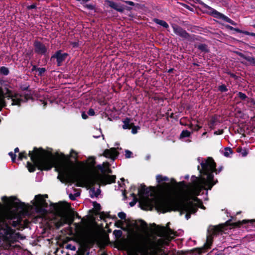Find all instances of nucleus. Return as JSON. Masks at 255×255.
I'll use <instances>...</instances> for the list:
<instances>
[{"instance_id":"f257e3e1","label":"nucleus","mask_w":255,"mask_h":255,"mask_svg":"<svg viewBox=\"0 0 255 255\" xmlns=\"http://www.w3.org/2000/svg\"><path fill=\"white\" fill-rule=\"evenodd\" d=\"M170 187V184L166 182L159 186L160 194L151 200L155 209L163 214L171 211H178L181 214L186 212L185 218L188 220L191 214L197 211L198 207L189 199L181 200L176 195L169 192Z\"/></svg>"},{"instance_id":"f03ea898","label":"nucleus","mask_w":255,"mask_h":255,"mask_svg":"<svg viewBox=\"0 0 255 255\" xmlns=\"http://www.w3.org/2000/svg\"><path fill=\"white\" fill-rule=\"evenodd\" d=\"M57 178L63 183H76V186H82L84 182L91 186L106 185L115 183L116 175L110 174H86L82 172H73L67 166L62 167Z\"/></svg>"},{"instance_id":"7ed1b4c3","label":"nucleus","mask_w":255,"mask_h":255,"mask_svg":"<svg viewBox=\"0 0 255 255\" xmlns=\"http://www.w3.org/2000/svg\"><path fill=\"white\" fill-rule=\"evenodd\" d=\"M198 165L197 169L201 173V176L197 178L199 182L193 184V190L196 195H200L202 190H211L213 187L218 182L217 179H214L213 173L219 174L223 169L222 166L216 168V163L211 157H207Z\"/></svg>"},{"instance_id":"20e7f679","label":"nucleus","mask_w":255,"mask_h":255,"mask_svg":"<svg viewBox=\"0 0 255 255\" xmlns=\"http://www.w3.org/2000/svg\"><path fill=\"white\" fill-rule=\"evenodd\" d=\"M175 232L168 227L165 234L157 242L145 237H138L134 240L130 247L128 255H150L158 247L167 246L173 239L170 236L175 235Z\"/></svg>"},{"instance_id":"39448f33","label":"nucleus","mask_w":255,"mask_h":255,"mask_svg":"<svg viewBox=\"0 0 255 255\" xmlns=\"http://www.w3.org/2000/svg\"><path fill=\"white\" fill-rule=\"evenodd\" d=\"M28 155L33 163L27 162L26 167L30 172L35 171L36 168L41 171L49 170L54 165V157L51 151H47L42 147H34L32 151H29Z\"/></svg>"},{"instance_id":"423d86ee","label":"nucleus","mask_w":255,"mask_h":255,"mask_svg":"<svg viewBox=\"0 0 255 255\" xmlns=\"http://www.w3.org/2000/svg\"><path fill=\"white\" fill-rule=\"evenodd\" d=\"M50 206L55 211V214L60 218L54 222L56 229H58L66 224L68 217L67 215L63 214L64 206L62 202H59L58 203H51Z\"/></svg>"},{"instance_id":"0eeeda50","label":"nucleus","mask_w":255,"mask_h":255,"mask_svg":"<svg viewBox=\"0 0 255 255\" xmlns=\"http://www.w3.org/2000/svg\"><path fill=\"white\" fill-rule=\"evenodd\" d=\"M0 96L4 97V99L5 98L7 100L11 99L12 101L11 105L12 106H20L21 105V103H22L23 99H21V97L22 95L18 93L14 92L11 90L7 89L6 90V93L5 94H2L0 92ZM5 101V100L4 99Z\"/></svg>"},{"instance_id":"6e6552de","label":"nucleus","mask_w":255,"mask_h":255,"mask_svg":"<svg viewBox=\"0 0 255 255\" xmlns=\"http://www.w3.org/2000/svg\"><path fill=\"white\" fill-rule=\"evenodd\" d=\"M2 200L10 207L15 208L16 209H24L25 208V204L22 202L15 196H11L7 198L3 196L1 198Z\"/></svg>"},{"instance_id":"1a4fd4ad","label":"nucleus","mask_w":255,"mask_h":255,"mask_svg":"<svg viewBox=\"0 0 255 255\" xmlns=\"http://www.w3.org/2000/svg\"><path fill=\"white\" fill-rule=\"evenodd\" d=\"M82 242L85 248L90 249L92 248L96 242V237L94 233L92 231L87 233L84 236Z\"/></svg>"},{"instance_id":"9d476101","label":"nucleus","mask_w":255,"mask_h":255,"mask_svg":"<svg viewBox=\"0 0 255 255\" xmlns=\"http://www.w3.org/2000/svg\"><path fill=\"white\" fill-rule=\"evenodd\" d=\"M33 47L34 52L38 55L46 56L48 53V48L40 41L35 40Z\"/></svg>"},{"instance_id":"9b49d317","label":"nucleus","mask_w":255,"mask_h":255,"mask_svg":"<svg viewBox=\"0 0 255 255\" xmlns=\"http://www.w3.org/2000/svg\"><path fill=\"white\" fill-rule=\"evenodd\" d=\"M13 233V230L6 223V220L0 216V234L4 236L11 235Z\"/></svg>"},{"instance_id":"f8f14e48","label":"nucleus","mask_w":255,"mask_h":255,"mask_svg":"<svg viewBox=\"0 0 255 255\" xmlns=\"http://www.w3.org/2000/svg\"><path fill=\"white\" fill-rule=\"evenodd\" d=\"M35 198L38 204V206L36 207L37 212L44 214H47V211L45 208L48 207V205L46 201L41 195H36Z\"/></svg>"},{"instance_id":"ddd939ff","label":"nucleus","mask_w":255,"mask_h":255,"mask_svg":"<svg viewBox=\"0 0 255 255\" xmlns=\"http://www.w3.org/2000/svg\"><path fill=\"white\" fill-rule=\"evenodd\" d=\"M174 33L180 37L188 40H191V35L181 26L174 24L172 25Z\"/></svg>"},{"instance_id":"4468645a","label":"nucleus","mask_w":255,"mask_h":255,"mask_svg":"<svg viewBox=\"0 0 255 255\" xmlns=\"http://www.w3.org/2000/svg\"><path fill=\"white\" fill-rule=\"evenodd\" d=\"M68 56V53H62V50H59L56 51L55 53L51 56L50 60H52L53 59H56L57 66H61Z\"/></svg>"},{"instance_id":"2eb2a0df","label":"nucleus","mask_w":255,"mask_h":255,"mask_svg":"<svg viewBox=\"0 0 255 255\" xmlns=\"http://www.w3.org/2000/svg\"><path fill=\"white\" fill-rule=\"evenodd\" d=\"M107 3L109 6L114 9L118 12L123 13L124 11V9H126L128 11H130L131 10L132 8L129 6H124L120 4H118L114 1L112 0H107Z\"/></svg>"},{"instance_id":"dca6fc26","label":"nucleus","mask_w":255,"mask_h":255,"mask_svg":"<svg viewBox=\"0 0 255 255\" xmlns=\"http://www.w3.org/2000/svg\"><path fill=\"white\" fill-rule=\"evenodd\" d=\"M119 155V152L115 147L105 149L103 153V155L106 158H110L115 160Z\"/></svg>"},{"instance_id":"f3484780","label":"nucleus","mask_w":255,"mask_h":255,"mask_svg":"<svg viewBox=\"0 0 255 255\" xmlns=\"http://www.w3.org/2000/svg\"><path fill=\"white\" fill-rule=\"evenodd\" d=\"M213 243V237L212 235H208L207 236L206 242L205 244L204 247L202 248H196L194 250L197 251V253L201 254L204 252V250H207L211 248V246Z\"/></svg>"},{"instance_id":"a211bd4d","label":"nucleus","mask_w":255,"mask_h":255,"mask_svg":"<svg viewBox=\"0 0 255 255\" xmlns=\"http://www.w3.org/2000/svg\"><path fill=\"white\" fill-rule=\"evenodd\" d=\"M154 190V187L150 186L147 187L144 184H141L140 188L138 189V194L139 196H145L148 197L150 192L153 191ZM147 200H149V199L147 198Z\"/></svg>"},{"instance_id":"6ab92c4d","label":"nucleus","mask_w":255,"mask_h":255,"mask_svg":"<svg viewBox=\"0 0 255 255\" xmlns=\"http://www.w3.org/2000/svg\"><path fill=\"white\" fill-rule=\"evenodd\" d=\"M198 3L201 4L202 7L207 9L206 12L209 14L212 15L214 17L217 18L220 13V12L218 11L216 9L213 8L212 7L209 6L204 2H203L201 0H199L197 2Z\"/></svg>"},{"instance_id":"aec40b11","label":"nucleus","mask_w":255,"mask_h":255,"mask_svg":"<svg viewBox=\"0 0 255 255\" xmlns=\"http://www.w3.org/2000/svg\"><path fill=\"white\" fill-rule=\"evenodd\" d=\"M201 176V173H200V176H199V177H196L195 175H193V176H192V178H195V180H194V181H193V182H192V184H191V187H190V193H191V194L192 195H193V196H194V198H193V200H194V201L199 202V203H200V204L201 205V206H200V207L201 208L205 209V207L203 206V203H202V201H201L199 198H198L197 197V196H199V195H196V194L194 193L193 190V184H194V182H200V181H199L198 180H197V178H199V177H200Z\"/></svg>"},{"instance_id":"412c9836","label":"nucleus","mask_w":255,"mask_h":255,"mask_svg":"<svg viewBox=\"0 0 255 255\" xmlns=\"http://www.w3.org/2000/svg\"><path fill=\"white\" fill-rule=\"evenodd\" d=\"M132 119L130 118H126L123 120V125L122 128L124 129H130L133 126Z\"/></svg>"},{"instance_id":"4be33fe9","label":"nucleus","mask_w":255,"mask_h":255,"mask_svg":"<svg viewBox=\"0 0 255 255\" xmlns=\"http://www.w3.org/2000/svg\"><path fill=\"white\" fill-rule=\"evenodd\" d=\"M247 223H250L252 225H255V219L253 220H243L242 221L233 223L232 226L236 228L240 227L242 225Z\"/></svg>"},{"instance_id":"5701e85b","label":"nucleus","mask_w":255,"mask_h":255,"mask_svg":"<svg viewBox=\"0 0 255 255\" xmlns=\"http://www.w3.org/2000/svg\"><path fill=\"white\" fill-rule=\"evenodd\" d=\"M154 226L157 227V231L158 232V236L159 237H162L165 234L166 231L167 230L168 227H169L170 222H168L165 227L161 226H156L155 223L153 224Z\"/></svg>"},{"instance_id":"b1692460","label":"nucleus","mask_w":255,"mask_h":255,"mask_svg":"<svg viewBox=\"0 0 255 255\" xmlns=\"http://www.w3.org/2000/svg\"><path fill=\"white\" fill-rule=\"evenodd\" d=\"M236 54L240 57L246 60L249 62L252 65L255 66V58L250 56H247L244 54L243 53L237 51L236 52Z\"/></svg>"},{"instance_id":"393cba45","label":"nucleus","mask_w":255,"mask_h":255,"mask_svg":"<svg viewBox=\"0 0 255 255\" xmlns=\"http://www.w3.org/2000/svg\"><path fill=\"white\" fill-rule=\"evenodd\" d=\"M195 47L204 54L208 53L210 52L208 45L205 43H199V44L195 45Z\"/></svg>"},{"instance_id":"a878e982","label":"nucleus","mask_w":255,"mask_h":255,"mask_svg":"<svg viewBox=\"0 0 255 255\" xmlns=\"http://www.w3.org/2000/svg\"><path fill=\"white\" fill-rule=\"evenodd\" d=\"M85 184L88 185L90 186H91V188L90 189V192H91L92 193V194H90V197L91 198H94V197H95V196L97 197L100 194L101 191L100 188L98 189L97 190V191H95V188L94 187V186H91V185H89L88 183H86V182H84L82 184V187H83L84 186V184Z\"/></svg>"},{"instance_id":"bb28decb","label":"nucleus","mask_w":255,"mask_h":255,"mask_svg":"<svg viewBox=\"0 0 255 255\" xmlns=\"http://www.w3.org/2000/svg\"><path fill=\"white\" fill-rule=\"evenodd\" d=\"M13 218L16 219V221H11V222H10V224H11V225L13 227H16L17 226L21 225L22 220L21 216L19 215H15V217H13Z\"/></svg>"},{"instance_id":"cd10ccee","label":"nucleus","mask_w":255,"mask_h":255,"mask_svg":"<svg viewBox=\"0 0 255 255\" xmlns=\"http://www.w3.org/2000/svg\"><path fill=\"white\" fill-rule=\"evenodd\" d=\"M152 21L155 23L159 24L164 28L167 29L169 28L168 24L164 20H161L156 18H154L153 19Z\"/></svg>"},{"instance_id":"c85d7f7f","label":"nucleus","mask_w":255,"mask_h":255,"mask_svg":"<svg viewBox=\"0 0 255 255\" xmlns=\"http://www.w3.org/2000/svg\"><path fill=\"white\" fill-rule=\"evenodd\" d=\"M77 1H81V3L83 4V6L85 8H86L90 10H94L95 8V5L93 4H85L87 2L90 1V0H76Z\"/></svg>"},{"instance_id":"c756f323","label":"nucleus","mask_w":255,"mask_h":255,"mask_svg":"<svg viewBox=\"0 0 255 255\" xmlns=\"http://www.w3.org/2000/svg\"><path fill=\"white\" fill-rule=\"evenodd\" d=\"M212 235H215L223 232V227L221 225L213 226L211 229Z\"/></svg>"},{"instance_id":"7c9ffc66","label":"nucleus","mask_w":255,"mask_h":255,"mask_svg":"<svg viewBox=\"0 0 255 255\" xmlns=\"http://www.w3.org/2000/svg\"><path fill=\"white\" fill-rule=\"evenodd\" d=\"M99 214H100V217L102 220H105L106 218L117 219V218L115 215L112 217L110 215L109 213H106L104 211L99 213Z\"/></svg>"},{"instance_id":"2f4dec72","label":"nucleus","mask_w":255,"mask_h":255,"mask_svg":"<svg viewBox=\"0 0 255 255\" xmlns=\"http://www.w3.org/2000/svg\"><path fill=\"white\" fill-rule=\"evenodd\" d=\"M218 120V117L216 115H214L211 118V119L209 121V126L211 129L214 128L216 123Z\"/></svg>"},{"instance_id":"473e14b6","label":"nucleus","mask_w":255,"mask_h":255,"mask_svg":"<svg viewBox=\"0 0 255 255\" xmlns=\"http://www.w3.org/2000/svg\"><path fill=\"white\" fill-rule=\"evenodd\" d=\"M156 181L158 183H161V182L164 181H168L169 179L167 176H163L161 175H157L156 176Z\"/></svg>"},{"instance_id":"72a5a7b5","label":"nucleus","mask_w":255,"mask_h":255,"mask_svg":"<svg viewBox=\"0 0 255 255\" xmlns=\"http://www.w3.org/2000/svg\"><path fill=\"white\" fill-rule=\"evenodd\" d=\"M88 165L90 168H93L95 167L96 164V160L95 158L94 157H90L88 158Z\"/></svg>"},{"instance_id":"f704fd0d","label":"nucleus","mask_w":255,"mask_h":255,"mask_svg":"<svg viewBox=\"0 0 255 255\" xmlns=\"http://www.w3.org/2000/svg\"><path fill=\"white\" fill-rule=\"evenodd\" d=\"M0 92L2 94V90L1 88H0ZM6 105V102L4 100V97L0 96V111Z\"/></svg>"},{"instance_id":"c9c22d12","label":"nucleus","mask_w":255,"mask_h":255,"mask_svg":"<svg viewBox=\"0 0 255 255\" xmlns=\"http://www.w3.org/2000/svg\"><path fill=\"white\" fill-rule=\"evenodd\" d=\"M225 151L223 153L224 155L226 157H229L231 154L233 153V151L231 147H227L225 148Z\"/></svg>"},{"instance_id":"e433bc0d","label":"nucleus","mask_w":255,"mask_h":255,"mask_svg":"<svg viewBox=\"0 0 255 255\" xmlns=\"http://www.w3.org/2000/svg\"><path fill=\"white\" fill-rule=\"evenodd\" d=\"M93 205L94 207L95 211L97 212L96 213H95V215L99 214V212L101 209V205L99 203H97L96 201H95L93 203Z\"/></svg>"},{"instance_id":"4c0bfd02","label":"nucleus","mask_w":255,"mask_h":255,"mask_svg":"<svg viewBox=\"0 0 255 255\" xmlns=\"http://www.w3.org/2000/svg\"><path fill=\"white\" fill-rule=\"evenodd\" d=\"M9 73V71L7 67L4 66H2L0 67V73L1 74H2L4 76H7V75H8Z\"/></svg>"},{"instance_id":"58836bf2","label":"nucleus","mask_w":255,"mask_h":255,"mask_svg":"<svg viewBox=\"0 0 255 255\" xmlns=\"http://www.w3.org/2000/svg\"><path fill=\"white\" fill-rule=\"evenodd\" d=\"M27 154L26 151H23L20 152L18 154V160H22L23 159H27Z\"/></svg>"},{"instance_id":"ea45409f","label":"nucleus","mask_w":255,"mask_h":255,"mask_svg":"<svg viewBox=\"0 0 255 255\" xmlns=\"http://www.w3.org/2000/svg\"><path fill=\"white\" fill-rule=\"evenodd\" d=\"M19 88L20 90L22 91H26L27 92L31 91L30 89L29 85L28 84H21L20 85Z\"/></svg>"},{"instance_id":"a19ab883","label":"nucleus","mask_w":255,"mask_h":255,"mask_svg":"<svg viewBox=\"0 0 255 255\" xmlns=\"http://www.w3.org/2000/svg\"><path fill=\"white\" fill-rule=\"evenodd\" d=\"M21 95H22V97H21V98L22 99V98L23 97H24V100L23 99V101L22 102H25L28 101V100L32 99L31 91L28 92V93H27L24 94L23 95H22V94H21Z\"/></svg>"},{"instance_id":"79ce46f5","label":"nucleus","mask_w":255,"mask_h":255,"mask_svg":"<svg viewBox=\"0 0 255 255\" xmlns=\"http://www.w3.org/2000/svg\"><path fill=\"white\" fill-rule=\"evenodd\" d=\"M237 95H238V97L241 100H243V101H247L248 99H249V98H248L245 93H243L241 92H238V93L237 94Z\"/></svg>"},{"instance_id":"37998d69","label":"nucleus","mask_w":255,"mask_h":255,"mask_svg":"<svg viewBox=\"0 0 255 255\" xmlns=\"http://www.w3.org/2000/svg\"><path fill=\"white\" fill-rule=\"evenodd\" d=\"M191 133L187 130H183L180 134V138H184L189 137L190 136Z\"/></svg>"},{"instance_id":"c03bdc74","label":"nucleus","mask_w":255,"mask_h":255,"mask_svg":"<svg viewBox=\"0 0 255 255\" xmlns=\"http://www.w3.org/2000/svg\"><path fill=\"white\" fill-rule=\"evenodd\" d=\"M113 234L116 239H120L122 236L123 232L121 230H115L114 231Z\"/></svg>"},{"instance_id":"a18cd8bd","label":"nucleus","mask_w":255,"mask_h":255,"mask_svg":"<svg viewBox=\"0 0 255 255\" xmlns=\"http://www.w3.org/2000/svg\"><path fill=\"white\" fill-rule=\"evenodd\" d=\"M218 19H222L223 20H224V21H226V22H229V21L230 20V18H229L228 16L225 15L224 14L220 13L218 17L217 18Z\"/></svg>"},{"instance_id":"49530a36","label":"nucleus","mask_w":255,"mask_h":255,"mask_svg":"<svg viewBox=\"0 0 255 255\" xmlns=\"http://www.w3.org/2000/svg\"><path fill=\"white\" fill-rule=\"evenodd\" d=\"M218 90L221 92H226L228 91V89L225 84H222L218 87Z\"/></svg>"},{"instance_id":"de8ad7c7","label":"nucleus","mask_w":255,"mask_h":255,"mask_svg":"<svg viewBox=\"0 0 255 255\" xmlns=\"http://www.w3.org/2000/svg\"><path fill=\"white\" fill-rule=\"evenodd\" d=\"M67 216L68 217V219H67V222L66 223V224H67L69 225H71L74 221V217L71 214L69 216L67 215Z\"/></svg>"},{"instance_id":"09e8293b","label":"nucleus","mask_w":255,"mask_h":255,"mask_svg":"<svg viewBox=\"0 0 255 255\" xmlns=\"http://www.w3.org/2000/svg\"><path fill=\"white\" fill-rule=\"evenodd\" d=\"M247 103H251V105L250 107L255 109V100L254 99L249 98V99H248Z\"/></svg>"},{"instance_id":"8fccbe9b","label":"nucleus","mask_w":255,"mask_h":255,"mask_svg":"<svg viewBox=\"0 0 255 255\" xmlns=\"http://www.w3.org/2000/svg\"><path fill=\"white\" fill-rule=\"evenodd\" d=\"M140 222V226L142 229H146L147 228V223L143 220H139Z\"/></svg>"},{"instance_id":"3c124183","label":"nucleus","mask_w":255,"mask_h":255,"mask_svg":"<svg viewBox=\"0 0 255 255\" xmlns=\"http://www.w3.org/2000/svg\"><path fill=\"white\" fill-rule=\"evenodd\" d=\"M131 133L132 134H136L137 132V130L140 129V127L138 126H136L133 124V126L132 127Z\"/></svg>"},{"instance_id":"603ef678","label":"nucleus","mask_w":255,"mask_h":255,"mask_svg":"<svg viewBox=\"0 0 255 255\" xmlns=\"http://www.w3.org/2000/svg\"><path fill=\"white\" fill-rule=\"evenodd\" d=\"M107 167L105 168V171L103 173H107V174H111L113 172L112 170L109 167L110 164L108 162H107Z\"/></svg>"},{"instance_id":"864d4df0","label":"nucleus","mask_w":255,"mask_h":255,"mask_svg":"<svg viewBox=\"0 0 255 255\" xmlns=\"http://www.w3.org/2000/svg\"><path fill=\"white\" fill-rule=\"evenodd\" d=\"M80 195V193L77 192L75 193L74 194H72V193L69 194V198L72 200L74 201L76 200V198Z\"/></svg>"},{"instance_id":"5fc2aeb1","label":"nucleus","mask_w":255,"mask_h":255,"mask_svg":"<svg viewBox=\"0 0 255 255\" xmlns=\"http://www.w3.org/2000/svg\"><path fill=\"white\" fill-rule=\"evenodd\" d=\"M37 71H38V75L42 76L43 73L46 72V69L45 68H38Z\"/></svg>"},{"instance_id":"6e6d98bb","label":"nucleus","mask_w":255,"mask_h":255,"mask_svg":"<svg viewBox=\"0 0 255 255\" xmlns=\"http://www.w3.org/2000/svg\"><path fill=\"white\" fill-rule=\"evenodd\" d=\"M8 155L10 156L11 158V160L12 162H15L16 160V155L15 153H13L12 152H10L8 153Z\"/></svg>"},{"instance_id":"4d7b16f0","label":"nucleus","mask_w":255,"mask_h":255,"mask_svg":"<svg viewBox=\"0 0 255 255\" xmlns=\"http://www.w3.org/2000/svg\"><path fill=\"white\" fill-rule=\"evenodd\" d=\"M132 152L128 150H126L125 151V157L126 158H129L131 157Z\"/></svg>"},{"instance_id":"13d9d810","label":"nucleus","mask_w":255,"mask_h":255,"mask_svg":"<svg viewBox=\"0 0 255 255\" xmlns=\"http://www.w3.org/2000/svg\"><path fill=\"white\" fill-rule=\"evenodd\" d=\"M118 217L122 220H125L126 218V214L124 212H119L118 214Z\"/></svg>"},{"instance_id":"bf43d9fd","label":"nucleus","mask_w":255,"mask_h":255,"mask_svg":"<svg viewBox=\"0 0 255 255\" xmlns=\"http://www.w3.org/2000/svg\"><path fill=\"white\" fill-rule=\"evenodd\" d=\"M70 153V156L71 157H73L75 159H77V153L75 151H74L73 149H71Z\"/></svg>"},{"instance_id":"052dcab7","label":"nucleus","mask_w":255,"mask_h":255,"mask_svg":"<svg viewBox=\"0 0 255 255\" xmlns=\"http://www.w3.org/2000/svg\"><path fill=\"white\" fill-rule=\"evenodd\" d=\"M143 205L145 206H146L147 207H150V210H152V208L153 207V205L150 204L148 201H145L143 202Z\"/></svg>"},{"instance_id":"680f3d73","label":"nucleus","mask_w":255,"mask_h":255,"mask_svg":"<svg viewBox=\"0 0 255 255\" xmlns=\"http://www.w3.org/2000/svg\"><path fill=\"white\" fill-rule=\"evenodd\" d=\"M138 201V198L133 199L132 201L129 203V205L131 207L134 206Z\"/></svg>"},{"instance_id":"e2e57ef3","label":"nucleus","mask_w":255,"mask_h":255,"mask_svg":"<svg viewBox=\"0 0 255 255\" xmlns=\"http://www.w3.org/2000/svg\"><path fill=\"white\" fill-rule=\"evenodd\" d=\"M36 4L35 3H33L31 5H28L26 7V8L28 10L36 8Z\"/></svg>"},{"instance_id":"0e129e2a","label":"nucleus","mask_w":255,"mask_h":255,"mask_svg":"<svg viewBox=\"0 0 255 255\" xmlns=\"http://www.w3.org/2000/svg\"><path fill=\"white\" fill-rule=\"evenodd\" d=\"M231 77L234 78L235 79L237 80L238 78V77L235 74L232 73L231 72H228L227 73Z\"/></svg>"},{"instance_id":"69168bd1","label":"nucleus","mask_w":255,"mask_h":255,"mask_svg":"<svg viewBox=\"0 0 255 255\" xmlns=\"http://www.w3.org/2000/svg\"><path fill=\"white\" fill-rule=\"evenodd\" d=\"M87 114L90 116H93L95 115V113L94 109L90 108L88 111Z\"/></svg>"},{"instance_id":"338daca9","label":"nucleus","mask_w":255,"mask_h":255,"mask_svg":"<svg viewBox=\"0 0 255 255\" xmlns=\"http://www.w3.org/2000/svg\"><path fill=\"white\" fill-rule=\"evenodd\" d=\"M224 129H218V130H216L214 132V134L216 135H221L222 134L224 133Z\"/></svg>"},{"instance_id":"774afa93","label":"nucleus","mask_w":255,"mask_h":255,"mask_svg":"<svg viewBox=\"0 0 255 255\" xmlns=\"http://www.w3.org/2000/svg\"><path fill=\"white\" fill-rule=\"evenodd\" d=\"M66 248L67 249H70L72 251H75L76 250V248L75 246H72L71 244H68L66 245Z\"/></svg>"}]
</instances>
